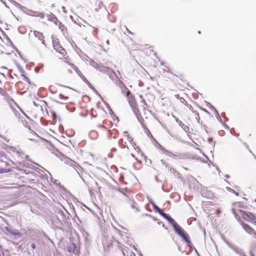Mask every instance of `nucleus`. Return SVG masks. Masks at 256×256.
I'll return each instance as SVG.
<instances>
[{
  "mask_svg": "<svg viewBox=\"0 0 256 256\" xmlns=\"http://www.w3.org/2000/svg\"><path fill=\"white\" fill-rule=\"evenodd\" d=\"M119 144L122 148H126L132 151L131 156L136 160L140 163L146 156L140 150L136 144L134 142L132 138L130 136L127 132H124L122 138L119 140Z\"/></svg>",
  "mask_w": 256,
  "mask_h": 256,
  "instance_id": "nucleus-1",
  "label": "nucleus"
},
{
  "mask_svg": "<svg viewBox=\"0 0 256 256\" xmlns=\"http://www.w3.org/2000/svg\"><path fill=\"white\" fill-rule=\"evenodd\" d=\"M175 97L180 103L185 105L186 108H184V114L186 118L188 120H195L198 122H199L200 120L199 114L196 111L194 110L192 106L188 104L186 100L183 98L180 97L179 94H176Z\"/></svg>",
  "mask_w": 256,
  "mask_h": 256,
  "instance_id": "nucleus-2",
  "label": "nucleus"
},
{
  "mask_svg": "<svg viewBox=\"0 0 256 256\" xmlns=\"http://www.w3.org/2000/svg\"><path fill=\"white\" fill-rule=\"evenodd\" d=\"M126 94L127 96L128 102L132 108V110L136 116L138 120L141 124L142 128L146 132L150 133L149 130L144 124V120L140 114V112L136 104V102L134 97L132 94H130V92L127 88H126Z\"/></svg>",
  "mask_w": 256,
  "mask_h": 256,
  "instance_id": "nucleus-3",
  "label": "nucleus"
},
{
  "mask_svg": "<svg viewBox=\"0 0 256 256\" xmlns=\"http://www.w3.org/2000/svg\"><path fill=\"white\" fill-rule=\"evenodd\" d=\"M52 38L53 47L58 53L57 57L61 60H69L68 55L66 50L61 46L58 39L53 36Z\"/></svg>",
  "mask_w": 256,
  "mask_h": 256,
  "instance_id": "nucleus-4",
  "label": "nucleus"
},
{
  "mask_svg": "<svg viewBox=\"0 0 256 256\" xmlns=\"http://www.w3.org/2000/svg\"><path fill=\"white\" fill-rule=\"evenodd\" d=\"M20 75L23 77V80L26 82L27 84H25L23 82H18L16 84L17 86L20 90L22 91V92H26L29 86L31 84L32 82L30 80L25 74V73L23 70L20 68Z\"/></svg>",
  "mask_w": 256,
  "mask_h": 256,
  "instance_id": "nucleus-5",
  "label": "nucleus"
},
{
  "mask_svg": "<svg viewBox=\"0 0 256 256\" xmlns=\"http://www.w3.org/2000/svg\"><path fill=\"white\" fill-rule=\"evenodd\" d=\"M174 228L176 232L188 244V246H190L192 242L190 241L188 236L186 234L184 230L178 224H175V226H174Z\"/></svg>",
  "mask_w": 256,
  "mask_h": 256,
  "instance_id": "nucleus-6",
  "label": "nucleus"
},
{
  "mask_svg": "<svg viewBox=\"0 0 256 256\" xmlns=\"http://www.w3.org/2000/svg\"><path fill=\"white\" fill-rule=\"evenodd\" d=\"M150 203L152 205L153 208L155 212H158L163 218L168 220L170 223L172 224V226H175V224H177L175 220L168 214L164 212L163 210L158 207L156 204L153 202H150Z\"/></svg>",
  "mask_w": 256,
  "mask_h": 256,
  "instance_id": "nucleus-7",
  "label": "nucleus"
},
{
  "mask_svg": "<svg viewBox=\"0 0 256 256\" xmlns=\"http://www.w3.org/2000/svg\"><path fill=\"white\" fill-rule=\"evenodd\" d=\"M66 61L65 62L66 65L64 66L65 72L66 74H71L72 73V72L71 70V69L74 70L78 74V75L80 76L81 78H85L84 76L82 75V72L79 70L78 68L74 64L70 63L68 60H66Z\"/></svg>",
  "mask_w": 256,
  "mask_h": 256,
  "instance_id": "nucleus-8",
  "label": "nucleus"
},
{
  "mask_svg": "<svg viewBox=\"0 0 256 256\" xmlns=\"http://www.w3.org/2000/svg\"><path fill=\"white\" fill-rule=\"evenodd\" d=\"M112 124L110 121H107L106 120H104L102 122V124H100L98 126L100 128H102L106 130L108 132V139H110L112 138H115L114 136H112L113 132H112L110 130V128L112 127Z\"/></svg>",
  "mask_w": 256,
  "mask_h": 256,
  "instance_id": "nucleus-9",
  "label": "nucleus"
},
{
  "mask_svg": "<svg viewBox=\"0 0 256 256\" xmlns=\"http://www.w3.org/2000/svg\"><path fill=\"white\" fill-rule=\"evenodd\" d=\"M242 218L246 221L249 222L256 225V214L249 211L244 212Z\"/></svg>",
  "mask_w": 256,
  "mask_h": 256,
  "instance_id": "nucleus-10",
  "label": "nucleus"
},
{
  "mask_svg": "<svg viewBox=\"0 0 256 256\" xmlns=\"http://www.w3.org/2000/svg\"><path fill=\"white\" fill-rule=\"evenodd\" d=\"M51 20L56 25L58 26L59 29L61 30L63 35L65 37H67L68 32L67 28L60 21H59L56 16H52Z\"/></svg>",
  "mask_w": 256,
  "mask_h": 256,
  "instance_id": "nucleus-11",
  "label": "nucleus"
},
{
  "mask_svg": "<svg viewBox=\"0 0 256 256\" xmlns=\"http://www.w3.org/2000/svg\"><path fill=\"white\" fill-rule=\"evenodd\" d=\"M240 224L247 233L252 236L254 238H256V232L251 226L244 223L241 220L240 221Z\"/></svg>",
  "mask_w": 256,
  "mask_h": 256,
  "instance_id": "nucleus-12",
  "label": "nucleus"
},
{
  "mask_svg": "<svg viewBox=\"0 0 256 256\" xmlns=\"http://www.w3.org/2000/svg\"><path fill=\"white\" fill-rule=\"evenodd\" d=\"M246 206L240 202H236L233 205V208H232V212L233 214L236 216L238 215V212H242H242L244 211L242 210L244 209Z\"/></svg>",
  "mask_w": 256,
  "mask_h": 256,
  "instance_id": "nucleus-13",
  "label": "nucleus"
},
{
  "mask_svg": "<svg viewBox=\"0 0 256 256\" xmlns=\"http://www.w3.org/2000/svg\"><path fill=\"white\" fill-rule=\"evenodd\" d=\"M60 160L64 164H68L70 166H72V165H74V161L72 160L70 158L66 156H61Z\"/></svg>",
  "mask_w": 256,
  "mask_h": 256,
  "instance_id": "nucleus-14",
  "label": "nucleus"
},
{
  "mask_svg": "<svg viewBox=\"0 0 256 256\" xmlns=\"http://www.w3.org/2000/svg\"><path fill=\"white\" fill-rule=\"evenodd\" d=\"M34 36L37 37L39 40L44 42V36L42 32L34 30Z\"/></svg>",
  "mask_w": 256,
  "mask_h": 256,
  "instance_id": "nucleus-15",
  "label": "nucleus"
},
{
  "mask_svg": "<svg viewBox=\"0 0 256 256\" xmlns=\"http://www.w3.org/2000/svg\"><path fill=\"white\" fill-rule=\"evenodd\" d=\"M180 125L182 126V128L185 132H188L189 131V127L185 125L184 124H182V122H180Z\"/></svg>",
  "mask_w": 256,
  "mask_h": 256,
  "instance_id": "nucleus-16",
  "label": "nucleus"
},
{
  "mask_svg": "<svg viewBox=\"0 0 256 256\" xmlns=\"http://www.w3.org/2000/svg\"><path fill=\"white\" fill-rule=\"evenodd\" d=\"M10 104L8 103H6V104H4L2 108L4 110H6L8 109H10Z\"/></svg>",
  "mask_w": 256,
  "mask_h": 256,
  "instance_id": "nucleus-17",
  "label": "nucleus"
},
{
  "mask_svg": "<svg viewBox=\"0 0 256 256\" xmlns=\"http://www.w3.org/2000/svg\"><path fill=\"white\" fill-rule=\"evenodd\" d=\"M147 50L148 51L150 52V54L152 52H153V50L152 48L151 47H148V48H147Z\"/></svg>",
  "mask_w": 256,
  "mask_h": 256,
  "instance_id": "nucleus-18",
  "label": "nucleus"
},
{
  "mask_svg": "<svg viewBox=\"0 0 256 256\" xmlns=\"http://www.w3.org/2000/svg\"><path fill=\"white\" fill-rule=\"evenodd\" d=\"M31 246V248H32V249H35L36 248V245L32 243L30 245Z\"/></svg>",
  "mask_w": 256,
  "mask_h": 256,
  "instance_id": "nucleus-19",
  "label": "nucleus"
},
{
  "mask_svg": "<svg viewBox=\"0 0 256 256\" xmlns=\"http://www.w3.org/2000/svg\"><path fill=\"white\" fill-rule=\"evenodd\" d=\"M244 150H246V152H249V151L250 152V150L248 149V146H245Z\"/></svg>",
  "mask_w": 256,
  "mask_h": 256,
  "instance_id": "nucleus-20",
  "label": "nucleus"
},
{
  "mask_svg": "<svg viewBox=\"0 0 256 256\" xmlns=\"http://www.w3.org/2000/svg\"><path fill=\"white\" fill-rule=\"evenodd\" d=\"M40 68L36 67V68H35V70H36V72H38L39 70H40Z\"/></svg>",
  "mask_w": 256,
  "mask_h": 256,
  "instance_id": "nucleus-21",
  "label": "nucleus"
},
{
  "mask_svg": "<svg viewBox=\"0 0 256 256\" xmlns=\"http://www.w3.org/2000/svg\"><path fill=\"white\" fill-rule=\"evenodd\" d=\"M94 32H95L96 33H98V29L97 28H95L94 30Z\"/></svg>",
  "mask_w": 256,
  "mask_h": 256,
  "instance_id": "nucleus-22",
  "label": "nucleus"
},
{
  "mask_svg": "<svg viewBox=\"0 0 256 256\" xmlns=\"http://www.w3.org/2000/svg\"><path fill=\"white\" fill-rule=\"evenodd\" d=\"M142 102L144 103V104H145V105L146 104V102L144 100H142Z\"/></svg>",
  "mask_w": 256,
  "mask_h": 256,
  "instance_id": "nucleus-23",
  "label": "nucleus"
},
{
  "mask_svg": "<svg viewBox=\"0 0 256 256\" xmlns=\"http://www.w3.org/2000/svg\"><path fill=\"white\" fill-rule=\"evenodd\" d=\"M142 102L144 103V104H145V105L146 104V102L144 100H142Z\"/></svg>",
  "mask_w": 256,
  "mask_h": 256,
  "instance_id": "nucleus-24",
  "label": "nucleus"
},
{
  "mask_svg": "<svg viewBox=\"0 0 256 256\" xmlns=\"http://www.w3.org/2000/svg\"><path fill=\"white\" fill-rule=\"evenodd\" d=\"M254 188H256V180L254 182Z\"/></svg>",
  "mask_w": 256,
  "mask_h": 256,
  "instance_id": "nucleus-25",
  "label": "nucleus"
},
{
  "mask_svg": "<svg viewBox=\"0 0 256 256\" xmlns=\"http://www.w3.org/2000/svg\"><path fill=\"white\" fill-rule=\"evenodd\" d=\"M62 9L64 10V12H66V10H65V8L64 6H62Z\"/></svg>",
  "mask_w": 256,
  "mask_h": 256,
  "instance_id": "nucleus-26",
  "label": "nucleus"
},
{
  "mask_svg": "<svg viewBox=\"0 0 256 256\" xmlns=\"http://www.w3.org/2000/svg\"><path fill=\"white\" fill-rule=\"evenodd\" d=\"M60 96L61 98H63V96L62 94H60Z\"/></svg>",
  "mask_w": 256,
  "mask_h": 256,
  "instance_id": "nucleus-27",
  "label": "nucleus"
},
{
  "mask_svg": "<svg viewBox=\"0 0 256 256\" xmlns=\"http://www.w3.org/2000/svg\"><path fill=\"white\" fill-rule=\"evenodd\" d=\"M64 98H68V97H67V96L64 97Z\"/></svg>",
  "mask_w": 256,
  "mask_h": 256,
  "instance_id": "nucleus-28",
  "label": "nucleus"
},
{
  "mask_svg": "<svg viewBox=\"0 0 256 256\" xmlns=\"http://www.w3.org/2000/svg\"><path fill=\"white\" fill-rule=\"evenodd\" d=\"M240 152L241 154H242V152L240 151Z\"/></svg>",
  "mask_w": 256,
  "mask_h": 256,
  "instance_id": "nucleus-29",
  "label": "nucleus"
},
{
  "mask_svg": "<svg viewBox=\"0 0 256 256\" xmlns=\"http://www.w3.org/2000/svg\"><path fill=\"white\" fill-rule=\"evenodd\" d=\"M254 202H256V199L254 200Z\"/></svg>",
  "mask_w": 256,
  "mask_h": 256,
  "instance_id": "nucleus-30",
  "label": "nucleus"
}]
</instances>
